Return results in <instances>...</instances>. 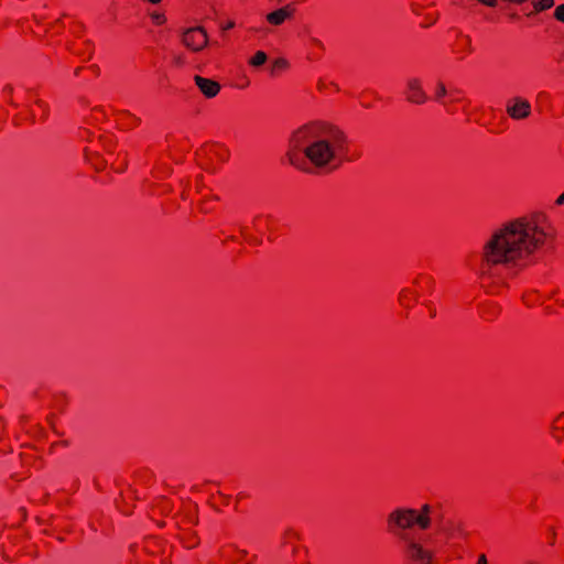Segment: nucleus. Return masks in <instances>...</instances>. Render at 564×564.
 <instances>
[{"label": "nucleus", "instance_id": "nucleus-4", "mask_svg": "<svg viewBox=\"0 0 564 564\" xmlns=\"http://www.w3.org/2000/svg\"><path fill=\"white\" fill-rule=\"evenodd\" d=\"M403 555L409 564H434L435 552L415 539H405Z\"/></svg>", "mask_w": 564, "mask_h": 564}, {"label": "nucleus", "instance_id": "nucleus-8", "mask_svg": "<svg viewBox=\"0 0 564 564\" xmlns=\"http://www.w3.org/2000/svg\"><path fill=\"white\" fill-rule=\"evenodd\" d=\"M194 82L204 97L208 99L215 98L220 93V84L214 79L195 75Z\"/></svg>", "mask_w": 564, "mask_h": 564}, {"label": "nucleus", "instance_id": "nucleus-23", "mask_svg": "<svg viewBox=\"0 0 564 564\" xmlns=\"http://www.w3.org/2000/svg\"><path fill=\"white\" fill-rule=\"evenodd\" d=\"M113 169L117 171V172H122L124 170V164H121V165H118V166H113Z\"/></svg>", "mask_w": 564, "mask_h": 564}, {"label": "nucleus", "instance_id": "nucleus-17", "mask_svg": "<svg viewBox=\"0 0 564 564\" xmlns=\"http://www.w3.org/2000/svg\"><path fill=\"white\" fill-rule=\"evenodd\" d=\"M414 296L413 292L411 290H403L400 293V302L403 305H408L410 303V300Z\"/></svg>", "mask_w": 564, "mask_h": 564}, {"label": "nucleus", "instance_id": "nucleus-11", "mask_svg": "<svg viewBox=\"0 0 564 564\" xmlns=\"http://www.w3.org/2000/svg\"><path fill=\"white\" fill-rule=\"evenodd\" d=\"M198 193L200 194L199 209L205 214L210 213L215 207L217 197L208 192L204 193L202 189Z\"/></svg>", "mask_w": 564, "mask_h": 564}, {"label": "nucleus", "instance_id": "nucleus-26", "mask_svg": "<svg viewBox=\"0 0 564 564\" xmlns=\"http://www.w3.org/2000/svg\"><path fill=\"white\" fill-rule=\"evenodd\" d=\"M232 26H234V23H228L227 28L229 29V28H232Z\"/></svg>", "mask_w": 564, "mask_h": 564}, {"label": "nucleus", "instance_id": "nucleus-22", "mask_svg": "<svg viewBox=\"0 0 564 564\" xmlns=\"http://www.w3.org/2000/svg\"><path fill=\"white\" fill-rule=\"evenodd\" d=\"M206 150H208L209 152H217L218 150H220V147H218V145H208L206 148Z\"/></svg>", "mask_w": 564, "mask_h": 564}, {"label": "nucleus", "instance_id": "nucleus-25", "mask_svg": "<svg viewBox=\"0 0 564 564\" xmlns=\"http://www.w3.org/2000/svg\"><path fill=\"white\" fill-rule=\"evenodd\" d=\"M260 219H261L260 217L253 219V226H256V223L259 221Z\"/></svg>", "mask_w": 564, "mask_h": 564}, {"label": "nucleus", "instance_id": "nucleus-12", "mask_svg": "<svg viewBox=\"0 0 564 564\" xmlns=\"http://www.w3.org/2000/svg\"><path fill=\"white\" fill-rule=\"evenodd\" d=\"M448 90L443 82H437L434 91V99L443 106H447L446 97H448Z\"/></svg>", "mask_w": 564, "mask_h": 564}, {"label": "nucleus", "instance_id": "nucleus-16", "mask_svg": "<svg viewBox=\"0 0 564 564\" xmlns=\"http://www.w3.org/2000/svg\"><path fill=\"white\" fill-rule=\"evenodd\" d=\"M45 113H46V110H45L44 102L42 100H37L34 105V107L32 108V115L34 117L44 118Z\"/></svg>", "mask_w": 564, "mask_h": 564}, {"label": "nucleus", "instance_id": "nucleus-13", "mask_svg": "<svg viewBox=\"0 0 564 564\" xmlns=\"http://www.w3.org/2000/svg\"><path fill=\"white\" fill-rule=\"evenodd\" d=\"M533 12L539 13L551 9L554 6V0H536L532 2Z\"/></svg>", "mask_w": 564, "mask_h": 564}, {"label": "nucleus", "instance_id": "nucleus-15", "mask_svg": "<svg viewBox=\"0 0 564 564\" xmlns=\"http://www.w3.org/2000/svg\"><path fill=\"white\" fill-rule=\"evenodd\" d=\"M463 100L462 91L456 88H451L448 90V97H446L447 106L456 102H460Z\"/></svg>", "mask_w": 564, "mask_h": 564}, {"label": "nucleus", "instance_id": "nucleus-21", "mask_svg": "<svg viewBox=\"0 0 564 564\" xmlns=\"http://www.w3.org/2000/svg\"><path fill=\"white\" fill-rule=\"evenodd\" d=\"M555 204L556 205L564 204V192L556 198Z\"/></svg>", "mask_w": 564, "mask_h": 564}, {"label": "nucleus", "instance_id": "nucleus-10", "mask_svg": "<svg viewBox=\"0 0 564 564\" xmlns=\"http://www.w3.org/2000/svg\"><path fill=\"white\" fill-rule=\"evenodd\" d=\"M551 435L557 443L564 442V412L554 419L551 426Z\"/></svg>", "mask_w": 564, "mask_h": 564}, {"label": "nucleus", "instance_id": "nucleus-6", "mask_svg": "<svg viewBox=\"0 0 564 564\" xmlns=\"http://www.w3.org/2000/svg\"><path fill=\"white\" fill-rule=\"evenodd\" d=\"M531 111L530 101L520 96L510 98L506 104V112L513 120H524L530 117Z\"/></svg>", "mask_w": 564, "mask_h": 564}, {"label": "nucleus", "instance_id": "nucleus-7", "mask_svg": "<svg viewBox=\"0 0 564 564\" xmlns=\"http://www.w3.org/2000/svg\"><path fill=\"white\" fill-rule=\"evenodd\" d=\"M405 98L409 102L423 105L427 101V95L423 89L421 79L412 77L406 80Z\"/></svg>", "mask_w": 564, "mask_h": 564}, {"label": "nucleus", "instance_id": "nucleus-1", "mask_svg": "<svg viewBox=\"0 0 564 564\" xmlns=\"http://www.w3.org/2000/svg\"><path fill=\"white\" fill-rule=\"evenodd\" d=\"M553 236L551 223L543 213L527 214L501 224L481 247L476 265L478 279L484 285L499 283L503 269L523 265Z\"/></svg>", "mask_w": 564, "mask_h": 564}, {"label": "nucleus", "instance_id": "nucleus-2", "mask_svg": "<svg viewBox=\"0 0 564 564\" xmlns=\"http://www.w3.org/2000/svg\"><path fill=\"white\" fill-rule=\"evenodd\" d=\"M289 160L292 165L306 171L305 162L317 170L333 171L348 152V139L338 127L324 121H311L294 130L289 140Z\"/></svg>", "mask_w": 564, "mask_h": 564}, {"label": "nucleus", "instance_id": "nucleus-20", "mask_svg": "<svg viewBox=\"0 0 564 564\" xmlns=\"http://www.w3.org/2000/svg\"><path fill=\"white\" fill-rule=\"evenodd\" d=\"M476 564H488L487 557L485 554H480L477 558Z\"/></svg>", "mask_w": 564, "mask_h": 564}, {"label": "nucleus", "instance_id": "nucleus-9", "mask_svg": "<svg viewBox=\"0 0 564 564\" xmlns=\"http://www.w3.org/2000/svg\"><path fill=\"white\" fill-rule=\"evenodd\" d=\"M295 13V8L291 4H286L278 10H274L265 15V20L269 24L279 26L285 21L291 20Z\"/></svg>", "mask_w": 564, "mask_h": 564}, {"label": "nucleus", "instance_id": "nucleus-24", "mask_svg": "<svg viewBox=\"0 0 564 564\" xmlns=\"http://www.w3.org/2000/svg\"><path fill=\"white\" fill-rule=\"evenodd\" d=\"M148 1H149L150 3H152V4H156V3L161 2L162 0H148Z\"/></svg>", "mask_w": 564, "mask_h": 564}, {"label": "nucleus", "instance_id": "nucleus-5", "mask_svg": "<svg viewBox=\"0 0 564 564\" xmlns=\"http://www.w3.org/2000/svg\"><path fill=\"white\" fill-rule=\"evenodd\" d=\"M182 43L192 52L204 50L208 43L206 31L200 28H189L182 34Z\"/></svg>", "mask_w": 564, "mask_h": 564}, {"label": "nucleus", "instance_id": "nucleus-14", "mask_svg": "<svg viewBox=\"0 0 564 564\" xmlns=\"http://www.w3.org/2000/svg\"><path fill=\"white\" fill-rule=\"evenodd\" d=\"M267 54L263 51H258L256 54L250 58L249 64L251 66L258 67L263 65L267 62Z\"/></svg>", "mask_w": 564, "mask_h": 564}, {"label": "nucleus", "instance_id": "nucleus-19", "mask_svg": "<svg viewBox=\"0 0 564 564\" xmlns=\"http://www.w3.org/2000/svg\"><path fill=\"white\" fill-rule=\"evenodd\" d=\"M152 19L159 25L165 23V21H166L164 14H162V13L152 14Z\"/></svg>", "mask_w": 564, "mask_h": 564}, {"label": "nucleus", "instance_id": "nucleus-18", "mask_svg": "<svg viewBox=\"0 0 564 564\" xmlns=\"http://www.w3.org/2000/svg\"><path fill=\"white\" fill-rule=\"evenodd\" d=\"M554 18L564 23V4H560L555 8Z\"/></svg>", "mask_w": 564, "mask_h": 564}, {"label": "nucleus", "instance_id": "nucleus-3", "mask_svg": "<svg viewBox=\"0 0 564 564\" xmlns=\"http://www.w3.org/2000/svg\"><path fill=\"white\" fill-rule=\"evenodd\" d=\"M431 512L432 507L427 503L423 505L420 509L397 508L387 517V530L404 541L410 539L406 531L413 529L425 531L431 527Z\"/></svg>", "mask_w": 564, "mask_h": 564}]
</instances>
